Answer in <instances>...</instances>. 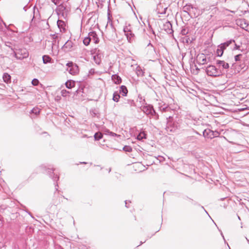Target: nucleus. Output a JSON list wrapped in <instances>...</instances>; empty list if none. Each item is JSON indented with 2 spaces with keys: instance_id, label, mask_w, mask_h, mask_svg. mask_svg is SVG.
Instances as JSON below:
<instances>
[{
  "instance_id": "nucleus-34",
  "label": "nucleus",
  "mask_w": 249,
  "mask_h": 249,
  "mask_svg": "<svg viewBox=\"0 0 249 249\" xmlns=\"http://www.w3.org/2000/svg\"><path fill=\"white\" fill-rule=\"evenodd\" d=\"M90 114L92 117L99 118L100 114L98 111L95 109H91Z\"/></svg>"
},
{
  "instance_id": "nucleus-50",
  "label": "nucleus",
  "mask_w": 249,
  "mask_h": 249,
  "mask_svg": "<svg viewBox=\"0 0 249 249\" xmlns=\"http://www.w3.org/2000/svg\"><path fill=\"white\" fill-rule=\"evenodd\" d=\"M149 46H151L152 49H151V51H153L155 52V48L154 47L153 45L151 43L150 41L149 42V43L147 45V47H149Z\"/></svg>"
},
{
  "instance_id": "nucleus-63",
  "label": "nucleus",
  "mask_w": 249,
  "mask_h": 249,
  "mask_svg": "<svg viewBox=\"0 0 249 249\" xmlns=\"http://www.w3.org/2000/svg\"><path fill=\"white\" fill-rule=\"evenodd\" d=\"M204 212H205L207 214H208V215H209V214H208V212H207V211H206L205 209V210H204Z\"/></svg>"
},
{
  "instance_id": "nucleus-62",
  "label": "nucleus",
  "mask_w": 249,
  "mask_h": 249,
  "mask_svg": "<svg viewBox=\"0 0 249 249\" xmlns=\"http://www.w3.org/2000/svg\"><path fill=\"white\" fill-rule=\"evenodd\" d=\"M23 10H24L25 11H26L27 9H26V7L25 6L23 7Z\"/></svg>"
},
{
  "instance_id": "nucleus-18",
  "label": "nucleus",
  "mask_w": 249,
  "mask_h": 249,
  "mask_svg": "<svg viewBox=\"0 0 249 249\" xmlns=\"http://www.w3.org/2000/svg\"><path fill=\"white\" fill-rule=\"evenodd\" d=\"M111 79L115 84H120L122 82L121 78L117 74H113Z\"/></svg>"
},
{
  "instance_id": "nucleus-7",
  "label": "nucleus",
  "mask_w": 249,
  "mask_h": 249,
  "mask_svg": "<svg viewBox=\"0 0 249 249\" xmlns=\"http://www.w3.org/2000/svg\"><path fill=\"white\" fill-rule=\"evenodd\" d=\"M66 66L68 67L67 71L70 74L75 75L79 72V70L78 66L77 64L72 62H69L67 63Z\"/></svg>"
},
{
  "instance_id": "nucleus-17",
  "label": "nucleus",
  "mask_w": 249,
  "mask_h": 249,
  "mask_svg": "<svg viewBox=\"0 0 249 249\" xmlns=\"http://www.w3.org/2000/svg\"><path fill=\"white\" fill-rule=\"evenodd\" d=\"M57 25L60 32H65L66 31V23L64 21L58 19L57 21Z\"/></svg>"
},
{
  "instance_id": "nucleus-31",
  "label": "nucleus",
  "mask_w": 249,
  "mask_h": 249,
  "mask_svg": "<svg viewBox=\"0 0 249 249\" xmlns=\"http://www.w3.org/2000/svg\"><path fill=\"white\" fill-rule=\"evenodd\" d=\"M93 60L96 64L100 65L101 63V55L97 53L93 56Z\"/></svg>"
},
{
  "instance_id": "nucleus-52",
  "label": "nucleus",
  "mask_w": 249,
  "mask_h": 249,
  "mask_svg": "<svg viewBox=\"0 0 249 249\" xmlns=\"http://www.w3.org/2000/svg\"><path fill=\"white\" fill-rule=\"evenodd\" d=\"M128 202H129V203H131V201L125 200V201H124V202H125V207H126L127 208H129V206L127 205H128V203H127Z\"/></svg>"
},
{
  "instance_id": "nucleus-2",
  "label": "nucleus",
  "mask_w": 249,
  "mask_h": 249,
  "mask_svg": "<svg viewBox=\"0 0 249 249\" xmlns=\"http://www.w3.org/2000/svg\"><path fill=\"white\" fill-rule=\"evenodd\" d=\"M56 10L58 14H61L64 18L66 19L71 12V6L68 3H62L57 5Z\"/></svg>"
},
{
  "instance_id": "nucleus-40",
  "label": "nucleus",
  "mask_w": 249,
  "mask_h": 249,
  "mask_svg": "<svg viewBox=\"0 0 249 249\" xmlns=\"http://www.w3.org/2000/svg\"><path fill=\"white\" fill-rule=\"evenodd\" d=\"M123 150L126 152H130L132 150V148L129 145H125L123 147Z\"/></svg>"
},
{
  "instance_id": "nucleus-37",
  "label": "nucleus",
  "mask_w": 249,
  "mask_h": 249,
  "mask_svg": "<svg viewBox=\"0 0 249 249\" xmlns=\"http://www.w3.org/2000/svg\"><path fill=\"white\" fill-rule=\"evenodd\" d=\"M79 88L78 89L75 91V93L78 94H80V93H84V87L81 85H80V83H78Z\"/></svg>"
},
{
  "instance_id": "nucleus-60",
  "label": "nucleus",
  "mask_w": 249,
  "mask_h": 249,
  "mask_svg": "<svg viewBox=\"0 0 249 249\" xmlns=\"http://www.w3.org/2000/svg\"><path fill=\"white\" fill-rule=\"evenodd\" d=\"M80 164H87V162H84H84H80Z\"/></svg>"
},
{
  "instance_id": "nucleus-3",
  "label": "nucleus",
  "mask_w": 249,
  "mask_h": 249,
  "mask_svg": "<svg viewBox=\"0 0 249 249\" xmlns=\"http://www.w3.org/2000/svg\"><path fill=\"white\" fill-rule=\"evenodd\" d=\"M13 54L17 59L22 60L28 57L29 53L25 48L19 47L17 45L13 51Z\"/></svg>"
},
{
  "instance_id": "nucleus-14",
  "label": "nucleus",
  "mask_w": 249,
  "mask_h": 249,
  "mask_svg": "<svg viewBox=\"0 0 249 249\" xmlns=\"http://www.w3.org/2000/svg\"><path fill=\"white\" fill-rule=\"evenodd\" d=\"M88 36L90 38V41L93 40L94 43L97 44L99 42V38L95 31H92L90 32Z\"/></svg>"
},
{
  "instance_id": "nucleus-1",
  "label": "nucleus",
  "mask_w": 249,
  "mask_h": 249,
  "mask_svg": "<svg viewBox=\"0 0 249 249\" xmlns=\"http://www.w3.org/2000/svg\"><path fill=\"white\" fill-rule=\"evenodd\" d=\"M204 69L205 72L209 76L213 77H219L224 74L223 70L220 68H217L216 66L212 65H209L207 67H202Z\"/></svg>"
},
{
  "instance_id": "nucleus-30",
  "label": "nucleus",
  "mask_w": 249,
  "mask_h": 249,
  "mask_svg": "<svg viewBox=\"0 0 249 249\" xmlns=\"http://www.w3.org/2000/svg\"><path fill=\"white\" fill-rule=\"evenodd\" d=\"M149 116L152 117L155 120H158L159 119V115L154 108L152 109Z\"/></svg>"
},
{
  "instance_id": "nucleus-19",
  "label": "nucleus",
  "mask_w": 249,
  "mask_h": 249,
  "mask_svg": "<svg viewBox=\"0 0 249 249\" xmlns=\"http://www.w3.org/2000/svg\"><path fill=\"white\" fill-rule=\"evenodd\" d=\"M119 93V94H122V96H126L128 93V90H127V88L126 87V86H124V85H122L120 87Z\"/></svg>"
},
{
  "instance_id": "nucleus-61",
  "label": "nucleus",
  "mask_w": 249,
  "mask_h": 249,
  "mask_svg": "<svg viewBox=\"0 0 249 249\" xmlns=\"http://www.w3.org/2000/svg\"><path fill=\"white\" fill-rule=\"evenodd\" d=\"M189 41H190V38H188L186 39V42L188 43L189 42Z\"/></svg>"
},
{
  "instance_id": "nucleus-21",
  "label": "nucleus",
  "mask_w": 249,
  "mask_h": 249,
  "mask_svg": "<svg viewBox=\"0 0 249 249\" xmlns=\"http://www.w3.org/2000/svg\"><path fill=\"white\" fill-rule=\"evenodd\" d=\"M2 78L4 82L7 84L11 83V76L7 72H4L3 74Z\"/></svg>"
},
{
  "instance_id": "nucleus-53",
  "label": "nucleus",
  "mask_w": 249,
  "mask_h": 249,
  "mask_svg": "<svg viewBox=\"0 0 249 249\" xmlns=\"http://www.w3.org/2000/svg\"><path fill=\"white\" fill-rule=\"evenodd\" d=\"M95 72V70L94 69H91L89 71V73L91 74H94Z\"/></svg>"
},
{
  "instance_id": "nucleus-57",
  "label": "nucleus",
  "mask_w": 249,
  "mask_h": 249,
  "mask_svg": "<svg viewBox=\"0 0 249 249\" xmlns=\"http://www.w3.org/2000/svg\"><path fill=\"white\" fill-rule=\"evenodd\" d=\"M221 236L223 237V239L224 240L225 242H226V240L225 239L224 236V235L223 234V233L222 232H221Z\"/></svg>"
},
{
  "instance_id": "nucleus-16",
  "label": "nucleus",
  "mask_w": 249,
  "mask_h": 249,
  "mask_svg": "<svg viewBox=\"0 0 249 249\" xmlns=\"http://www.w3.org/2000/svg\"><path fill=\"white\" fill-rule=\"evenodd\" d=\"M61 201L58 194L54 193V196L52 199L51 204L54 206H57L60 204Z\"/></svg>"
},
{
  "instance_id": "nucleus-4",
  "label": "nucleus",
  "mask_w": 249,
  "mask_h": 249,
  "mask_svg": "<svg viewBox=\"0 0 249 249\" xmlns=\"http://www.w3.org/2000/svg\"><path fill=\"white\" fill-rule=\"evenodd\" d=\"M177 128V124L174 121V118L173 117L169 116L166 118V125L165 129L167 131L173 132L176 130Z\"/></svg>"
},
{
  "instance_id": "nucleus-49",
  "label": "nucleus",
  "mask_w": 249,
  "mask_h": 249,
  "mask_svg": "<svg viewBox=\"0 0 249 249\" xmlns=\"http://www.w3.org/2000/svg\"><path fill=\"white\" fill-rule=\"evenodd\" d=\"M52 2H53L55 5H57L61 0H51Z\"/></svg>"
},
{
  "instance_id": "nucleus-26",
  "label": "nucleus",
  "mask_w": 249,
  "mask_h": 249,
  "mask_svg": "<svg viewBox=\"0 0 249 249\" xmlns=\"http://www.w3.org/2000/svg\"><path fill=\"white\" fill-rule=\"evenodd\" d=\"M162 7H162V4L161 3H159L157 5V13L158 14H160L161 15L166 14V10L167 9V7H166L164 8L162 12H160V9H161V8H162Z\"/></svg>"
},
{
  "instance_id": "nucleus-64",
  "label": "nucleus",
  "mask_w": 249,
  "mask_h": 249,
  "mask_svg": "<svg viewBox=\"0 0 249 249\" xmlns=\"http://www.w3.org/2000/svg\"><path fill=\"white\" fill-rule=\"evenodd\" d=\"M249 109V107L248 108H247V107H246V108H243V109Z\"/></svg>"
},
{
  "instance_id": "nucleus-35",
  "label": "nucleus",
  "mask_w": 249,
  "mask_h": 249,
  "mask_svg": "<svg viewBox=\"0 0 249 249\" xmlns=\"http://www.w3.org/2000/svg\"><path fill=\"white\" fill-rule=\"evenodd\" d=\"M120 98V95L118 91H115L113 94V100L115 102H118L119 99Z\"/></svg>"
},
{
  "instance_id": "nucleus-54",
  "label": "nucleus",
  "mask_w": 249,
  "mask_h": 249,
  "mask_svg": "<svg viewBox=\"0 0 249 249\" xmlns=\"http://www.w3.org/2000/svg\"><path fill=\"white\" fill-rule=\"evenodd\" d=\"M192 204L194 205H196V206H200V204H199L198 202H192Z\"/></svg>"
},
{
  "instance_id": "nucleus-28",
  "label": "nucleus",
  "mask_w": 249,
  "mask_h": 249,
  "mask_svg": "<svg viewBox=\"0 0 249 249\" xmlns=\"http://www.w3.org/2000/svg\"><path fill=\"white\" fill-rule=\"evenodd\" d=\"M225 49L220 45L217 46L216 53L217 56L221 57L222 56Z\"/></svg>"
},
{
  "instance_id": "nucleus-46",
  "label": "nucleus",
  "mask_w": 249,
  "mask_h": 249,
  "mask_svg": "<svg viewBox=\"0 0 249 249\" xmlns=\"http://www.w3.org/2000/svg\"><path fill=\"white\" fill-rule=\"evenodd\" d=\"M188 30L184 28H182V30H181V34L182 35H186L188 34Z\"/></svg>"
},
{
  "instance_id": "nucleus-39",
  "label": "nucleus",
  "mask_w": 249,
  "mask_h": 249,
  "mask_svg": "<svg viewBox=\"0 0 249 249\" xmlns=\"http://www.w3.org/2000/svg\"><path fill=\"white\" fill-rule=\"evenodd\" d=\"M90 39L88 36L84 38L83 39V43L85 46H88L90 42Z\"/></svg>"
},
{
  "instance_id": "nucleus-11",
  "label": "nucleus",
  "mask_w": 249,
  "mask_h": 249,
  "mask_svg": "<svg viewBox=\"0 0 249 249\" xmlns=\"http://www.w3.org/2000/svg\"><path fill=\"white\" fill-rule=\"evenodd\" d=\"M236 23L242 29H245L249 26V22L245 18H239L236 20Z\"/></svg>"
},
{
  "instance_id": "nucleus-6",
  "label": "nucleus",
  "mask_w": 249,
  "mask_h": 249,
  "mask_svg": "<svg viewBox=\"0 0 249 249\" xmlns=\"http://www.w3.org/2000/svg\"><path fill=\"white\" fill-rule=\"evenodd\" d=\"M220 134V133L218 131H213L209 128L205 129L203 132V136L205 138H207L211 139L219 137Z\"/></svg>"
},
{
  "instance_id": "nucleus-22",
  "label": "nucleus",
  "mask_w": 249,
  "mask_h": 249,
  "mask_svg": "<svg viewBox=\"0 0 249 249\" xmlns=\"http://www.w3.org/2000/svg\"><path fill=\"white\" fill-rule=\"evenodd\" d=\"M124 35L126 36L127 39L129 42H132V41L134 39L135 35L132 33V31H131L130 32L124 34Z\"/></svg>"
},
{
  "instance_id": "nucleus-59",
  "label": "nucleus",
  "mask_w": 249,
  "mask_h": 249,
  "mask_svg": "<svg viewBox=\"0 0 249 249\" xmlns=\"http://www.w3.org/2000/svg\"><path fill=\"white\" fill-rule=\"evenodd\" d=\"M199 207H201V208L202 209H203V210H205V208H204V207H203V206H201V205H200V206Z\"/></svg>"
},
{
  "instance_id": "nucleus-8",
  "label": "nucleus",
  "mask_w": 249,
  "mask_h": 249,
  "mask_svg": "<svg viewBox=\"0 0 249 249\" xmlns=\"http://www.w3.org/2000/svg\"><path fill=\"white\" fill-rule=\"evenodd\" d=\"M142 104L145 105L142 106V110L146 115H149L152 109L154 108L153 106L151 104H147L145 103V99H142Z\"/></svg>"
},
{
  "instance_id": "nucleus-51",
  "label": "nucleus",
  "mask_w": 249,
  "mask_h": 249,
  "mask_svg": "<svg viewBox=\"0 0 249 249\" xmlns=\"http://www.w3.org/2000/svg\"><path fill=\"white\" fill-rule=\"evenodd\" d=\"M138 75H143V72L142 71L141 69V70H138Z\"/></svg>"
},
{
  "instance_id": "nucleus-13",
  "label": "nucleus",
  "mask_w": 249,
  "mask_h": 249,
  "mask_svg": "<svg viewBox=\"0 0 249 249\" xmlns=\"http://www.w3.org/2000/svg\"><path fill=\"white\" fill-rule=\"evenodd\" d=\"M193 9L194 7L191 4H186L182 7V9L183 12L186 13L191 18L193 17V16L192 15V11H193Z\"/></svg>"
},
{
  "instance_id": "nucleus-25",
  "label": "nucleus",
  "mask_w": 249,
  "mask_h": 249,
  "mask_svg": "<svg viewBox=\"0 0 249 249\" xmlns=\"http://www.w3.org/2000/svg\"><path fill=\"white\" fill-rule=\"evenodd\" d=\"M104 134L105 135H109V136H112V137H120L121 136L119 134H117L115 133H114L112 131H110L109 129H105V130H104Z\"/></svg>"
},
{
  "instance_id": "nucleus-38",
  "label": "nucleus",
  "mask_w": 249,
  "mask_h": 249,
  "mask_svg": "<svg viewBox=\"0 0 249 249\" xmlns=\"http://www.w3.org/2000/svg\"><path fill=\"white\" fill-rule=\"evenodd\" d=\"M103 134L100 132L96 133L94 135V139L95 141L100 140L103 138Z\"/></svg>"
},
{
  "instance_id": "nucleus-58",
  "label": "nucleus",
  "mask_w": 249,
  "mask_h": 249,
  "mask_svg": "<svg viewBox=\"0 0 249 249\" xmlns=\"http://www.w3.org/2000/svg\"><path fill=\"white\" fill-rule=\"evenodd\" d=\"M145 241H146V240H145L144 242L141 241L140 246L142 245L143 243L145 242ZM139 245L137 247H139Z\"/></svg>"
},
{
  "instance_id": "nucleus-20",
  "label": "nucleus",
  "mask_w": 249,
  "mask_h": 249,
  "mask_svg": "<svg viewBox=\"0 0 249 249\" xmlns=\"http://www.w3.org/2000/svg\"><path fill=\"white\" fill-rule=\"evenodd\" d=\"M76 82L75 81L72 80H68L65 83V86L67 88L69 89H71L73 87L75 86Z\"/></svg>"
},
{
  "instance_id": "nucleus-5",
  "label": "nucleus",
  "mask_w": 249,
  "mask_h": 249,
  "mask_svg": "<svg viewBox=\"0 0 249 249\" xmlns=\"http://www.w3.org/2000/svg\"><path fill=\"white\" fill-rule=\"evenodd\" d=\"M55 169L53 168H48L46 170L47 174L49 176V177L54 181L56 182L55 184V191H58L57 187H58V185L57 183V181L59 179V177L54 172L55 171Z\"/></svg>"
},
{
  "instance_id": "nucleus-55",
  "label": "nucleus",
  "mask_w": 249,
  "mask_h": 249,
  "mask_svg": "<svg viewBox=\"0 0 249 249\" xmlns=\"http://www.w3.org/2000/svg\"><path fill=\"white\" fill-rule=\"evenodd\" d=\"M149 26L150 28H151V31H152V33L153 35H154L155 36H156L155 35V32L153 30V29L151 28V26H150V25H149Z\"/></svg>"
},
{
  "instance_id": "nucleus-43",
  "label": "nucleus",
  "mask_w": 249,
  "mask_h": 249,
  "mask_svg": "<svg viewBox=\"0 0 249 249\" xmlns=\"http://www.w3.org/2000/svg\"><path fill=\"white\" fill-rule=\"evenodd\" d=\"M242 54H238L234 56V60L236 62H238L241 60V58L242 56Z\"/></svg>"
},
{
  "instance_id": "nucleus-32",
  "label": "nucleus",
  "mask_w": 249,
  "mask_h": 249,
  "mask_svg": "<svg viewBox=\"0 0 249 249\" xmlns=\"http://www.w3.org/2000/svg\"><path fill=\"white\" fill-rule=\"evenodd\" d=\"M5 45L7 47H8L13 52L18 45L13 44L12 42L10 41L5 42Z\"/></svg>"
},
{
  "instance_id": "nucleus-42",
  "label": "nucleus",
  "mask_w": 249,
  "mask_h": 249,
  "mask_svg": "<svg viewBox=\"0 0 249 249\" xmlns=\"http://www.w3.org/2000/svg\"><path fill=\"white\" fill-rule=\"evenodd\" d=\"M61 95L63 97H67L70 93V91L67 90L66 89H62L61 91Z\"/></svg>"
},
{
  "instance_id": "nucleus-33",
  "label": "nucleus",
  "mask_w": 249,
  "mask_h": 249,
  "mask_svg": "<svg viewBox=\"0 0 249 249\" xmlns=\"http://www.w3.org/2000/svg\"><path fill=\"white\" fill-rule=\"evenodd\" d=\"M43 62L44 64H46L51 62L52 60V58L48 55H44L42 56Z\"/></svg>"
},
{
  "instance_id": "nucleus-15",
  "label": "nucleus",
  "mask_w": 249,
  "mask_h": 249,
  "mask_svg": "<svg viewBox=\"0 0 249 249\" xmlns=\"http://www.w3.org/2000/svg\"><path fill=\"white\" fill-rule=\"evenodd\" d=\"M73 45V43L68 40L66 41V42L63 45L62 47V49L65 52H68L71 51V49L72 48Z\"/></svg>"
},
{
  "instance_id": "nucleus-12",
  "label": "nucleus",
  "mask_w": 249,
  "mask_h": 249,
  "mask_svg": "<svg viewBox=\"0 0 249 249\" xmlns=\"http://www.w3.org/2000/svg\"><path fill=\"white\" fill-rule=\"evenodd\" d=\"M216 64L218 67V68H220L221 70H223V71L224 72L225 70H227L229 68V64L223 60H217L216 61Z\"/></svg>"
},
{
  "instance_id": "nucleus-29",
  "label": "nucleus",
  "mask_w": 249,
  "mask_h": 249,
  "mask_svg": "<svg viewBox=\"0 0 249 249\" xmlns=\"http://www.w3.org/2000/svg\"><path fill=\"white\" fill-rule=\"evenodd\" d=\"M159 109L160 111L162 112H166L169 110L170 108L168 105L164 103L163 105H160Z\"/></svg>"
},
{
  "instance_id": "nucleus-27",
  "label": "nucleus",
  "mask_w": 249,
  "mask_h": 249,
  "mask_svg": "<svg viewBox=\"0 0 249 249\" xmlns=\"http://www.w3.org/2000/svg\"><path fill=\"white\" fill-rule=\"evenodd\" d=\"M121 101H122V102L124 104H128L131 107L134 106L135 105V103L133 100H131V99H127L126 100L125 98H122L121 99Z\"/></svg>"
},
{
  "instance_id": "nucleus-47",
  "label": "nucleus",
  "mask_w": 249,
  "mask_h": 249,
  "mask_svg": "<svg viewBox=\"0 0 249 249\" xmlns=\"http://www.w3.org/2000/svg\"><path fill=\"white\" fill-rule=\"evenodd\" d=\"M157 159L159 160L160 162H161L165 160V158L161 156H159L157 157Z\"/></svg>"
},
{
  "instance_id": "nucleus-9",
  "label": "nucleus",
  "mask_w": 249,
  "mask_h": 249,
  "mask_svg": "<svg viewBox=\"0 0 249 249\" xmlns=\"http://www.w3.org/2000/svg\"><path fill=\"white\" fill-rule=\"evenodd\" d=\"M210 59H209L208 61L206 58V55L204 53L198 54L196 57V62L199 65H204L207 64V63L209 61Z\"/></svg>"
},
{
  "instance_id": "nucleus-23",
  "label": "nucleus",
  "mask_w": 249,
  "mask_h": 249,
  "mask_svg": "<svg viewBox=\"0 0 249 249\" xmlns=\"http://www.w3.org/2000/svg\"><path fill=\"white\" fill-rule=\"evenodd\" d=\"M233 42H235V40L233 39H231L224 43H221L220 45L223 47V48H224V49L225 50Z\"/></svg>"
},
{
  "instance_id": "nucleus-10",
  "label": "nucleus",
  "mask_w": 249,
  "mask_h": 249,
  "mask_svg": "<svg viewBox=\"0 0 249 249\" xmlns=\"http://www.w3.org/2000/svg\"><path fill=\"white\" fill-rule=\"evenodd\" d=\"M163 30L168 34H173L174 31L173 30L172 24L169 21H167L163 26Z\"/></svg>"
},
{
  "instance_id": "nucleus-45",
  "label": "nucleus",
  "mask_w": 249,
  "mask_h": 249,
  "mask_svg": "<svg viewBox=\"0 0 249 249\" xmlns=\"http://www.w3.org/2000/svg\"><path fill=\"white\" fill-rule=\"evenodd\" d=\"M39 83V82L37 79L35 78L32 81V84L34 86H37Z\"/></svg>"
},
{
  "instance_id": "nucleus-56",
  "label": "nucleus",
  "mask_w": 249,
  "mask_h": 249,
  "mask_svg": "<svg viewBox=\"0 0 249 249\" xmlns=\"http://www.w3.org/2000/svg\"><path fill=\"white\" fill-rule=\"evenodd\" d=\"M2 218H2V217H0V224H1V225H2V221H3V220H2Z\"/></svg>"
},
{
  "instance_id": "nucleus-24",
  "label": "nucleus",
  "mask_w": 249,
  "mask_h": 249,
  "mask_svg": "<svg viewBox=\"0 0 249 249\" xmlns=\"http://www.w3.org/2000/svg\"><path fill=\"white\" fill-rule=\"evenodd\" d=\"M147 139V134L144 131H141L139 134L137 136V139L140 141H142L143 139Z\"/></svg>"
},
{
  "instance_id": "nucleus-41",
  "label": "nucleus",
  "mask_w": 249,
  "mask_h": 249,
  "mask_svg": "<svg viewBox=\"0 0 249 249\" xmlns=\"http://www.w3.org/2000/svg\"><path fill=\"white\" fill-rule=\"evenodd\" d=\"M130 26H131L130 24H129L128 26H126L124 27L123 31L124 32V34L130 32L131 31Z\"/></svg>"
},
{
  "instance_id": "nucleus-48",
  "label": "nucleus",
  "mask_w": 249,
  "mask_h": 249,
  "mask_svg": "<svg viewBox=\"0 0 249 249\" xmlns=\"http://www.w3.org/2000/svg\"><path fill=\"white\" fill-rule=\"evenodd\" d=\"M240 50V46L236 44V43H235L234 47L233 49V50Z\"/></svg>"
},
{
  "instance_id": "nucleus-36",
  "label": "nucleus",
  "mask_w": 249,
  "mask_h": 249,
  "mask_svg": "<svg viewBox=\"0 0 249 249\" xmlns=\"http://www.w3.org/2000/svg\"><path fill=\"white\" fill-rule=\"evenodd\" d=\"M40 109L37 107H34L30 111L31 114H34L36 115H38L40 114Z\"/></svg>"
},
{
  "instance_id": "nucleus-44",
  "label": "nucleus",
  "mask_w": 249,
  "mask_h": 249,
  "mask_svg": "<svg viewBox=\"0 0 249 249\" xmlns=\"http://www.w3.org/2000/svg\"><path fill=\"white\" fill-rule=\"evenodd\" d=\"M196 138L193 136L188 137L187 139V140L188 141L192 142L196 141Z\"/></svg>"
}]
</instances>
